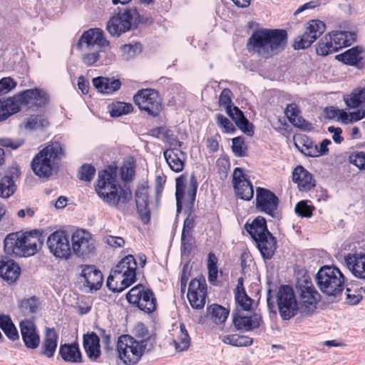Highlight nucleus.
Segmentation results:
<instances>
[{"label": "nucleus", "mask_w": 365, "mask_h": 365, "mask_svg": "<svg viewBox=\"0 0 365 365\" xmlns=\"http://www.w3.org/2000/svg\"><path fill=\"white\" fill-rule=\"evenodd\" d=\"M233 186L236 195L244 200H250L254 196V189L251 182L245 177L240 168H236L233 172Z\"/></svg>", "instance_id": "6ab92c4d"}, {"label": "nucleus", "mask_w": 365, "mask_h": 365, "mask_svg": "<svg viewBox=\"0 0 365 365\" xmlns=\"http://www.w3.org/2000/svg\"><path fill=\"white\" fill-rule=\"evenodd\" d=\"M349 162L361 170H365V152L356 151L349 156Z\"/></svg>", "instance_id": "0e129e2a"}, {"label": "nucleus", "mask_w": 365, "mask_h": 365, "mask_svg": "<svg viewBox=\"0 0 365 365\" xmlns=\"http://www.w3.org/2000/svg\"><path fill=\"white\" fill-rule=\"evenodd\" d=\"M14 99L13 97L0 99V123L19 112L18 105Z\"/></svg>", "instance_id": "79ce46f5"}, {"label": "nucleus", "mask_w": 365, "mask_h": 365, "mask_svg": "<svg viewBox=\"0 0 365 365\" xmlns=\"http://www.w3.org/2000/svg\"><path fill=\"white\" fill-rule=\"evenodd\" d=\"M0 328L5 334L11 340L14 341L19 339V333L13 324L11 318L8 315L0 316Z\"/></svg>", "instance_id": "de8ad7c7"}, {"label": "nucleus", "mask_w": 365, "mask_h": 365, "mask_svg": "<svg viewBox=\"0 0 365 365\" xmlns=\"http://www.w3.org/2000/svg\"><path fill=\"white\" fill-rule=\"evenodd\" d=\"M96 173V168L90 164L83 165L78 170V178L81 180L91 182Z\"/></svg>", "instance_id": "052dcab7"}, {"label": "nucleus", "mask_w": 365, "mask_h": 365, "mask_svg": "<svg viewBox=\"0 0 365 365\" xmlns=\"http://www.w3.org/2000/svg\"><path fill=\"white\" fill-rule=\"evenodd\" d=\"M58 334L54 329H47L41 349V354L48 358L53 356L57 347Z\"/></svg>", "instance_id": "a19ab883"}, {"label": "nucleus", "mask_w": 365, "mask_h": 365, "mask_svg": "<svg viewBox=\"0 0 365 365\" xmlns=\"http://www.w3.org/2000/svg\"><path fill=\"white\" fill-rule=\"evenodd\" d=\"M287 42L286 30L260 29L253 31L248 39L247 47L258 56L270 58L283 51Z\"/></svg>", "instance_id": "f257e3e1"}, {"label": "nucleus", "mask_w": 365, "mask_h": 365, "mask_svg": "<svg viewBox=\"0 0 365 365\" xmlns=\"http://www.w3.org/2000/svg\"><path fill=\"white\" fill-rule=\"evenodd\" d=\"M47 245L50 252L56 257L68 259L71 253L68 235L64 231H56L47 239Z\"/></svg>", "instance_id": "ddd939ff"}, {"label": "nucleus", "mask_w": 365, "mask_h": 365, "mask_svg": "<svg viewBox=\"0 0 365 365\" xmlns=\"http://www.w3.org/2000/svg\"><path fill=\"white\" fill-rule=\"evenodd\" d=\"M232 93L228 88H225L222 91L219 98V105L224 107L225 110L227 108H231L233 104L232 102Z\"/></svg>", "instance_id": "338daca9"}, {"label": "nucleus", "mask_w": 365, "mask_h": 365, "mask_svg": "<svg viewBox=\"0 0 365 365\" xmlns=\"http://www.w3.org/2000/svg\"><path fill=\"white\" fill-rule=\"evenodd\" d=\"M148 191L144 185L137 187L135 192V200L138 213L144 224H148L150 220V210L148 207Z\"/></svg>", "instance_id": "412c9836"}, {"label": "nucleus", "mask_w": 365, "mask_h": 365, "mask_svg": "<svg viewBox=\"0 0 365 365\" xmlns=\"http://www.w3.org/2000/svg\"><path fill=\"white\" fill-rule=\"evenodd\" d=\"M59 354L63 361L69 363H80L82 355L78 344H64L59 347Z\"/></svg>", "instance_id": "4c0bfd02"}, {"label": "nucleus", "mask_w": 365, "mask_h": 365, "mask_svg": "<svg viewBox=\"0 0 365 365\" xmlns=\"http://www.w3.org/2000/svg\"><path fill=\"white\" fill-rule=\"evenodd\" d=\"M93 84L98 91L107 94L118 91L121 86L120 81L118 79H109L101 76L94 78Z\"/></svg>", "instance_id": "ea45409f"}, {"label": "nucleus", "mask_w": 365, "mask_h": 365, "mask_svg": "<svg viewBox=\"0 0 365 365\" xmlns=\"http://www.w3.org/2000/svg\"><path fill=\"white\" fill-rule=\"evenodd\" d=\"M306 30L312 36L313 39L317 40L325 31L326 25L320 20L314 19L308 23Z\"/></svg>", "instance_id": "3c124183"}, {"label": "nucleus", "mask_w": 365, "mask_h": 365, "mask_svg": "<svg viewBox=\"0 0 365 365\" xmlns=\"http://www.w3.org/2000/svg\"><path fill=\"white\" fill-rule=\"evenodd\" d=\"M232 150L236 156L244 157L247 155V148L243 138H232Z\"/></svg>", "instance_id": "4d7b16f0"}, {"label": "nucleus", "mask_w": 365, "mask_h": 365, "mask_svg": "<svg viewBox=\"0 0 365 365\" xmlns=\"http://www.w3.org/2000/svg\"><path fill=\"white\" fill-rule=\"evenodd\" d=\"M294 140L295 146L302 154L312 158L326 155L329 152L327 147L331 144L330 140L324 139L319 145H314L305 135L294 136Z\"/></svg>", "instance_id": "4468645a"}, {"label": "nucleus", "mask_w": 365, "mask_h": 365, "mask_svg": "<svg viewBox=\"0 0 365 365\" xmlns=\"http://www.w3.org/2000/svg\"><path fill=\"white\" fill-rule=\"evenodd\" d=\"M365 51L360 46H354L345 52L337 55L336 58L347 65L355 66L361 62L364 58Z\"/></svg>", "instance_id": "c9c22d12"}, {"label": "nucleus", "mask_w": 365, "mask_h": 365, "mask_svg": "<svg viewBox=\"0 0 365 365\" xmlns=\"http://www.w3.org/2000/svg\"><path fill=\"white\" fill-rule=\"evenodd\" d=\"M175 349L178 352L187 349L190 344V338L184 324L181 323L179 329L175 330V337L173 339Z\"/></svg>", "instance_id": "37998d69"}, {"label": "nucleus", "mask_w": 365, "mask_h": 365, "mask_svg": "<svg viewBox=\"0 0 365 365\" xmlns=\"http://www.w3.org/2000/svg\"><path fill=\"white\" fill-rule=\"evenodd\" d=\"M294 210L302 217H310L312 215L314 207L308 205L306 201H300L296 205Z\"/></svg>", "instance_id": "680f3d73"}, {"label": "nucleus", "mask_w": 365, "mask_h": 365, "mask_svg": "<svg viewBox=\"0 0 365 365\" xmlns=\"http://www.w3.org/2000/svg\"><path fill=\"white\" fill-rule=\"evenodd\" d=\"M187 297L192 308L198 309L205 306L207 297L205 278L197 277L190 282Z\"/></svg>", "instance_id": "2eb2a0df"}, {"label": "nucleus", "mask_w": 365, "mask_h": 365, "mask_svg": "<svg viewBox=\"0 0 365 365\" xmlns=\"http://www.w3.org/2000/svg\"><path fill=\"white\" fill-rule=\"evenodd\" d=\"M344 264L354 277L365 279V253L348 254Z\"/></svg>", "instance_id": "5701e85b"}, {"label": "nucleus", "mask_w": 365, "mask_h": 365, "mask_svg": "<svg viewBox=\"0 0 365 365\" xmlns=\"http://www.w3.org/2000/svg\"><path fill=\"white\" fill-rule=\"evenodd\" d=\"M318 293L310 287H305L301 292L302 312L309 314L316 308Z\"/></svg>", "instance_id": "58836bf2"}, {"label": "nucleus", "mask_w": 365, "mask_h": 365, "mask_svg": "<svg viewBox=\"0 0 365 365\" xmlns=\"http://www.w3.org/2000/svg\"><path fill=\"white\" fill-rule=\"evenodd\" d=\"M57 167L40 151L31 162L34 173L40 178H48Z\"/></svg>", "instance_id": "393cba45"}, {"label": "nucleus", "mask_w": 365, "mask_h": 365, "mask_svg": "<svg viewBox=\"0 0 365 365\" xmlns=\"http://www.w3.org/2000/svg\"><path fill=\"white\" fill-rule=\"evenodd\" d=\"M16 190V185L12 177L5 175L0 179V197L9 198Z\"/></svg>", "instance_id": "49530a36"}, {"label": "nucleus", "mask_w": 365, "mask_h": 365, "mask_svg": "<svg viewBox=\"0 0 365 365\" xmlns=\"http://www.w3.org/2000/svg\"><path fill=\"white\" fill-rule=\"evenodd\" d=\"M133 101L141 111L157 117L163 108L162 99L158 91L152 88L139 90L133 96Z\"/></svg>", "instance_id": "6e6552de"}, {"label": "nucleus", "mask_w": 365, "mask_h": 365, "mask_svg": "<svg viewBox=\"0 0 365 365\" xmlns=\"http://www.w3.org/2000/svg\"><path fill=\"white\" fill-rule=\"evenodd\" d=\"M71 250L81 257H88L96 252V241L93 235L83 229L74 231L71 237Z\"/></svg>", "instance_id": "f8f14e48"}, {"label": "nucleus", "mask_w": 365, "mask_h": 365, "mask_svg": "<svg viewBox=\"0 0 365 365\" xmlns=\"http://www.w3.org/2000/svg\"><path fill=\"white\" fill-rule=\"evenodd\" d=\"M126 299L129 303L136 305L145 313H152L156 309V299L153 292L142 284L131 288L126 294Z\"/></svg>", "instance_id": "9d476101"}, {"label": "nucleus", "mask_w": 365, "mask_h": 365, "mask_svg": "<svg viewBox=\"0 0 365 365\" xmlns=\"http://www.w3.org/2000/svg\"><path fill=\"white\" fill-rule=\"evenodd\" d=\"M41 151L56 167L66 156L65 145L58 141L48 143L46 146Z\"/></svg>", "instance_id": "bb28decb"}, {"label": "nucleus", "mask_w": 365, "mask_h": 365, "mask_svg": "<svg viewBox=\"0 0 365 365\" xmlns=\"http://www.w3.org/2000/svg\"><path fill=\"white\" fill-rule=\"evenodd\" d=\"M279 313L284 320L295 316L299 309L293 289L288 285L280 286L276 296Z\"/></svg>", "instance_id": "9b49d317"}, {"label": "nucleus", "mask_w": 365, "mask_h": 365, "mask_svg": "<svg viewBox=\"0 0 365 365\" xmlns=\"http://www.w3.org/2000/svg\"><path fill=\"white\" fill-rule=\"evenodd\" d=\"M23 233L13 232L9 234L4 240V251L6 254L16 257H24Z\"/></svg>", "instance_id": "a878e982"}, {"label": "nucleus", "mask_w": 365, "mask_h": 365, "mask_svg": "<svg viewBox=\"0 0 365 365\" xmlns=\"http://www.w3.org/2000/svg\"><path fill=\"white\" fill-rule=\"evenodd\" d=\"M80 271L78 277L79 289L86 293H93L100 289L103 282L101 272L96 266L81 264L78 267Z\"/></svg>", "instance_id": "1a4fd4ad"}, {"label": "nucleus", "mask_w": 365, "mask_h": 365, "mask_svg": "<svg viewBox=\"0 0 365 365\" xmlns=\"http://www.w3.org/2000/svg\"><path fill=\"white\" fill-rule=\"evenodd\" d=\"M21 272L20 267L13 260L0 261V277L8 283L16 281Z\"/></svg>", "instance_id": "72a5a7b5"}, {"label": "nucleus", "mask_w": 365, "mask_h": 365, "mask_svg": "<svg viewBox=\"0 0 365 365\" xmlns=\"http://www.w3.org/2000/svg\"><path fill=\"white\" fill-rule=\"evenodd\" d=\"M292 180L302 190H309L315 185L312 175L302 165H297L293 170Z\"/></svg>", "instance_id": "2f4dec72"}, {"label": "nucleus", "mask_w": 365, "mask_h": 365, "mask_svg": "<svg viewBox=\"0 0 365 365\" xmlns=\"http://www.w3.org/2000/svg\"><path fill=\"white\" fill-rule=\"evenodd\" d=\"M217 258L212 252L208 254L207 257V269H208V279L210 282H215L217 278Z\"/></svg>", "instance_id": "864d4df0"}, {"label": "nucleus", "mask_w": 365, "mask_h": 365, "mask_svg": "<svg viewBox=\"0 0 365 365\" xmlns=\"http://www.w3.org/2000/svg\"><path fill=\"white\" fill-rule=\"evenodd\" d=\"M137 263L133 255L123 257L112 269L107 287L113 292H121L136 280Z\"/></svg>", "instance_id": "7ed1b4c3"}, {"label": "nucleus", "mask_w": 365, "mask_h": 365, "mask_svg": "<svg viewBox=\"0 0 365 365\" xmlns=\"http://www.w3.org/2000/svg\"><path fill=\"white\" fill-rule=\"evenodd\" d=\"M257 247L264 259H271L277 250V240L271 232L255 241Z\"/></svg>", "instance_id": "cd10ccee"}, {"label": "nucleus", "mask_w": 365, "mask_h": 365, "mask_svg": "<svg viewBox=\"0 0 365 365\" xmlns=\"http://www.w3.org/2000/svg\"><path fill=\"white\" fill-rule=\"evenodd\" d=\"M278 203V197L272 191L266 188L257 187L256 207L258 210L274 217Z\"/></svg>", "instance_id": "f3484780"}, {"label": "nucleus", "mask_w": 365, "mask_h": 365, "mask_svg": "<svg viewBox=\"0 0 365 365\" xmlns=\"http://www.w3.org/2000/svg\"><path fill=\"white\" fill-rule=\"evenodd\" d=\"M82 56V61L88 66H93L100 59L101 49H93Z\"/></svg>", "instance_id": "69168bd1"}, {"label": "nucleus", "mask_w": 365, "mask_h": 365, "mask_svg": "<svg viewBox=\"0 0 365 365\" xmlns=\"http://www.w3.org/2000/svg\"><path fill=\"white\" fill-rule=\"evenodd\" d=\"M17 83L11 77H4L0 80V96L8 93L16 88Z\"/></svg>", "instance_id": "774afa93"}, {"label": "nucleus", "mask_w": 365, "mask_h": 365, "mask_svg": "<svg viewBox=\"0 0 365 365\" xmlns=\"http://www.w3.org/2000/svg\"><path fill=\"white\" fill-rule=\"evenodd\" d=\"M22 244L24 257L34 255L43 245L42 235L36 230L23 233Z\"/></svg>", "instance_id": "b1692460"}, {"label": "nucleus", "mask_w": 365, "mask_h": 365, "mask_svg": "<svg viewBox=\"0 0 365 365\" xmlns=\"http://www.w3.org/2000/svg\"><path fill=\"white\" fill-rule=\"evenodd\" d=\"M329 34L331 38V41H333L335 52L344 47L351 45L353 41L352 35L350 32L331 31Z\"/></svg>", "instance_id": "c03bdc74"}, {"label": "nucleus", "mask_w": 365, "mask_h": 365, "mask_svg": "<svg viewBox=\"0 0 365 365\" xmlns=\"http://www.w3.org/2000/svg\"><path fill=\"white\" fill-rule=\"evenodd\" d=\"M344 100L348 107L359 110L350 113L338 111L341 114L342 123L358 121L365 117V87L355 88L350 94L344 96Z\"/></svg>", "instance_id": "423d86ee"}, {"label": "nucleus", "mask_w": 365, "mask_h": 365, "mask_svg": "<svg viewBox=\"0 0 365 365\" xmlns=\"http://www.w3.org/2000/svg\"><path fill=\"white\" fill-rule=\"evenodd\" d=\"M316 50L317 53L320 56H327L331 53L335 52L329 33L321 38Z\"/></svg>", "instance_id": "8fccbe9b"}, {"label": "nucleus", "mask_w": 365, "mask_h": 365, "mask_svg": "<svg viewBox=\"0 0 365 365\" xmlns=\"http://www.w3.org/2000/svg\"><path fill=\"white\" fill-rule=\"evenodd\" d=\"M235 298L236 303L242 309L245 311L250 310L252 304V299L247 296L245 290L241 292H235Z\"/></svg>", "instance_id": "6e6d98bb"}, {"label": "nucleus", "mask_w": 365, "mask_h": 365, "mask_svg": "<svg viewBox=\"0 0 365 365\" xmlns=\"http://www.w3.org/2000/svg\"><path fill=\"white\" fill-rule=\"evenodd\" d=\"M232 321L237 329L250 331L259 327L261 317L257 314L247 317L235 312L233 313Z\"/></svg>", "instance_id": "7c9ffc66"}, {"label": "nucleus", "mask_w": 365, "mask_h": 365, "mask_svg": "<svg viewBox=\"0 0 365 365\" xmlns=\"http://www.w3.org/2000/svg\"><path fill=\"white\" fill-rule=\"evenodd\" d=\"M19 308L24 315L34 314L38 309V300L34 297L23 299L19 303Z\"/></svg>", "instance_id": "603ef678"}, {"label": "nucleus", "mask_w": 365, "mask_h": 365, "mask_svg": "<svg viewBox=\"0 0 365 365\" xmlns=\"http://www.w3.org/2000/svg\"><path fill=\"white\" fill-rule=\"evenodd\" d=\"M123 58L129 60L140 52V45L135 43L134 45L125 44L120 47Z\"/></svg>", "instance_id": "e2e57ef3"}, {"label": "nucleus", "mask_w": 365, "mask_h": 365, "mask_svg": "<svg viewBox=\"0 0 365 365\" xmlns=\"http://www.w3.org/2000/svg\"><path fill=\"white\" fill-rule=\"evenodd\" d=\"M117 349L120 359L128 365L136 364L145 352L151 351L144 349V345L130 335H122L118 338Z\"/></svg>", "instance_id": "39448f33"}, {"label": "nucleus", "mask_w": 365, "mask_h": 365, "mask_svg": "<svg viewBox=\"0 0 365 365\" xmlns=\"http://www.w3.org/2000/svg\"><path fill=\"white\" fill-rule=\"evenodd\" d=\"M315 41V39L312 38V36H311L309 33L306 30L301 36H298L297 38H295L294 47L295 49L307 48L309 47L311 44Z\"/></svg>", "instance_id": "bf43d9fd"}, {"label": "nucleus", "mask_w": 365, "mask_h": 365, "mask_svg": "<svg viewBox=\"0 0 365 365\" xmlns=\"http://www.w3.org/2000/svg\"><path fill=\"white\" fill-rule=\"evenodd\" d=\"M345 279L339 268L329 265L321 267L315 277L319 289L326 295L332 297H336L343 292Z\"/></svg>", "instance_id": "20e7f679"}, {"label": "nucleus", "mask_w": 365, "mask_h": 365, "mask_svg": "<svg viewBox=\"0 0 365 365\" xmlns=\"http://www.w3.org/2000/svg\"><path fill=\"white\" fill-rule=\"evenodd\" d=\"M135 341L144 345V349L153 350L155 344V338L142 323L137 324L133 329Z\"/></svg>", "instance_id": "473e14b6"}, {"label": "nucleus", "mask_w": 365, "mask_h": 365, "mask_svg": "<svg viewBox=\"0 0 365 365\" xmlns=\"http://www.w3.org/2000/svg\"><path fill=\"white\" fill-rule=\"evenodd\" d=\"M78 46L81 50L91 51L108 47L109 42L104 37L101 29H91L82 34Z\"/></svg>", "instance_id": "dca6fc26"}, {"label": "nucleus", "mask_w": 365, "mask_h": 365, "mask_svg": "<svg viewBox=\"0 0 365 365\" xmlns=\"http://www.w3.org/2000/svg\"><path fill=\"white\" fill-rule=\"evenodd\" d=\"M20 330L25 346L29 349H36L39 345V336L34 323L29 319L20 322Z\"/></svg>", "instance_id": "4be33fe9"}, {"label": "nucleus", "mask_w": 365, "mask_h": 365, "mask_svg": "<svg viewBox=\"0 0 365 365\" xmlns=\"http://www.w3.org/2000/svg\"><path fill=\"white\" fill-rule=\"evenodd\" d=\"M245 229L255 241L265 236L267 232H270L267 229L265 219L261 216L256 217L250 224L246 223Z\"/></svg>", "instance_id": "e433bc0d"}, {"label": "nucleus", "mask_w": 365, "mask_h": 365, "mask_svg": "<svg viewBox=\"0 0 365 365\" xmlns=\"http://www.w3.org/2000/svg\"><path fill=\"white\" fill-rule=\"evenodd\" d=\"M207 312L210 315L211 319L215 324H222L225 322L229 315V311L218 304H212L210 306L207 308Z\"/></svg>", "instance_id": "09e8293b"}, {"label": "nucleus", "mask_w": 365, "mask_h": 365, "mask_svg": "<svg viewBox=\"0 0 365 365\" xmlns=\"http://www.w3.org/2000/svg\"><path fill=\"white\" fill-rule=\"evenodd\" d=\"M48 125V120L41 115H31L27 119L25 127L29 130H37Z\"/></svg>", "instance_id": "5fc2aeb1"}, {"label": "nucleus", "mask_w": 365, "mask_h": 365, "mask_svg": "<svg viewBox=\"0 0 365 365\" xmlns=\"http://www.w3.org/2000/svg\"><path fill=\"white\" fill-rule=\"evenodd\" d=\"M315 41V39L312 38V36H311L309 33L306 30L301 36H298L297 38H295L294 47L295 49L307 48L309 47L311 44Z\"/></svg>", "instance_id": "13d9d810"}, {"label": "nucleus", "mask_w": 365, "mask_h": 365, "mask_svg": "<svg viewBox=\"0 0 365 365\" xmlns=\"http://www.w3.org/2000/svg\"><path fill=\"white\" fill-rule=\"evenodd\" d=\"M83 348L91 361H96L101 356L100 339L94 332L83 335Z\"/></svg>", "instance_id": "c85d7f7f"}, {"label": "nucleus", "mask_w": 365, "mask_h": 365, "mask_svg": "<svg viewBox=\"0 0 365 365\" xmlns=\"http://www.w3.org/2000/svg\"><path fill=\"white\" fill-rule=\"evenodd\" d=\"M226 113L244 133L250 136L253 135L254 131L252 124L250 123L243 113L237 107L232 106L231 108H227Z\"/></svg>", "instance_id": "c756f323"}, {"label": "nucleus", "mask_w": 365, "mask_h": 365, "mask_svg": "<svg viewBox=\"0 0 365 365\" xmlns=\"http://www.w3.org/2000/svg\"><path fill=\"white\" fill-rule=\"evenodd\" d=\"M96 190L105 202L119 210H124L125 205L132 199L130 187L118 185L115 175L107 170L98 173Z\"/></svg>", "instance_id": "f03ea898"}, {"label": "nucleus", "mask_w": 365, "mask_h": 365, "mask_svg": "<svg viewBox=\"0 0 365 365\" xmlns=\"http://www.w3.org/2000/svg\"><path fill=\"white\" fill-rule=\"evenodd\" d=\"M172 145L174 148L165 150L163 155L170 168L175 173H179L184 168L186 155L180 150L182 142L176 140L175 144L172 143Z\"/></svg>", "instance_id": "aec40b11"}, {"label": "nucleus", "mask_w": 365, "mask_h": 365, "mask_svg": "<svg viewBox=\"0 0 365 365\" xmlns=\"http://www.w3.org/2000/svg\"><path fill=\"white\" fill-rule=\"evenodd\" d=\"M19 110L22 104L28 106H41L44 105L48 97L46 93L38 88L27 89L17 95L12 96Z\"/></svg>", "instance_id": "a211bd4d"}, {"label": "nucleus", "mask_w": 365, "mask_h": 365, "mask_svg": "<svg viewBox=\"0 0 365 365\" xmlns=\"http://www.w3.org/2000/svg\"><path fill=\"white\" fill-rule=\"evenodd\" d=\"M140 15L135 8L126 9L123 13L118 14L110 19L106 29L111 36H119L133 27H136Z\"/></svg>", "instance_id": "0eeeda50"}, {"label": "nucleus", "mask_w": 365, "mask_h": 365, "mask_svg": "<svg viewBox=\"0 0 365 365\" xmlns=\"http://www.w3.org/2000/svg\"><path fill=\"white\" fill-rule=\"evenodd\" d=\"M108 109L110 116L120 117L123 115L130 113L133 111V108L130 103L116 101L109 104Z\"/></svg>", "instance_id": "a18cd8bd"}, {"label": "nucleus", "mask_w": 365, "mask_h": 365, "mask_svg": "<svg viewBox=\"0 0 365 365\" xmlns=\"http://www.w3.org/2000/svg\"><path fill=\"white\" fill-rule=\"evenodd\" d=\"M300 110L296 103H290L287 106L285 114L289 122L294 126L303 130H310L312 124L305 120L300 115Z\"/></svg>", "instance_id": "f704fd0d"}]
</instances>
